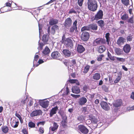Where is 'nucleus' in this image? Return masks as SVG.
I'll return each instance as SVG.
<instances>
[{"instance_id":"nucleus-1","label":"nucleus","mask_w":134,"mask_h":134,"mask_svg":"<svg viewBox=\"0 0 134 134\" xmlns=\"http://www.w3.org/2000/svg\"><path fill=\"white\" fill-rule=\"evenodd\" d=\"M61 41L68 48L71 49L73 47L72 40L68 38L65 39L64 35L62 36Z\"/></svg>"},{"instance_id":"nucleus-2","label":"nucleus","mask_w":134,"mask_h":134,"mask_svg":"<svg viewBox=\"0 0 134 134\" xmlns=\"http://www.w3.org/2000/svg\"><path fill=\"white\" fill-rule=\"evenodd\" d=\"M87 4L88 8L90 10L94 12L97 9V3L95 0H88Z\"/></svg>"},{"instance_id":"nucleus-3","label":"nucleus","mask_w":134,"mask_h":134,"mask_svg":"<svg viewBox=\"0 0 134 134\" xmlns=\"http://www.w3.org/2000/svg\"><path fill=\"white\" fill-rule=\"evenodd\" d=\"M58 127V125L57 123L55 122H54L53 126L49 128V134H53L54 133V132L57 130Z\"/></svg>"},{"instance_id":"nucleus-4","label":"nucleus","mask_w":134,"mask_h":134,"mask_svg":"<svg viewBox=\"0 0 134 134\" xmlns=\"http://www.w3.org/2000/svg\"><path fill=\"white\" fill-rule=\"evenodd\" d=\"M78 128L79 130L82 133L87 134L88 132V130L83 125L78 126Z\"/></svg>"},{"instance_id":"nucleus-5","label":"nucleus","mask_w":134,"mask_h":134,"mask_svg":"<svg viewBox=\"0 0 134 134\" xmlns=\"http://www.w3.org/2000/svg\"><path fill=\"white\" fill-rule=\"evenodd\" d=\"M103 11L101 10H100L97 12V14L95 15L94 19L97 20L102 19L103 18Z\"/></svg>"},{"instance_id":"nucleus-6","label":"nucleus","mask_w":134,"mask_h":134,"mask_svg":"<svg viewBox=\"0 0 134 134\" xmlns=\"http://www.w3.org/2000/svg\"><path fill=\"white\" fill-rule=\"evenodd\" d=\"M89 37V33L87 32H83L81 35V38L84 41L87 40Z\"/></svg>"},{"instance_id":"nucleus-7","label":"nucleus","mask_w":134,"mask_h":134,"mask_svg":"<svg viewBox=\"0 0 134 134\" xmlns=\"http://www.w3.org/2000/svg\"><path fill=\"white\" fill-rule=\"evenodd\" d=\"M60 56V53L58 51L53 52L51 54V59H59Z\"/></svg>"},{"instance_id":"nucleus-8","label":"nucleus","mask_w":134,"mask_h":134,"mask_svg":"<svg viewBox=\"0 0 134 134\" xmlns=\"http://www.w3.org/2000/svg\"><path fill=\"white\" fill-rule=\"evenodd\" d=\"M72 24V20L70 18H68L66 19L64 23V26L66 28L70 27Z\"/></svg>"},{"instance_id":"nucleus-9","label":"nucleus","mask_w":134,"mask_h":134,"mask_svg":"<svg viewBox=\"0 0 134 134\" xmlns=\"http://www.w3.org/2000/svg\"><path fill=\"white\" fill-rule=\"evenodd\" d=\"M104 40L101 38H98L95 40L94 41L93 44L94 46H96L104 43Z\"/></svg>"},{"instance_id":"nucleus-10","label":"nucleus","mask_w":134,"mask_h":134,"mask_svg":"<svg viewBox=\"0 0 134 134\" xmlns=\"http://www.w3.org/2000/svg\"><path fill=\"white\" fill-rule=\"evenodd\" d=\"M42 111L40 110H38L33 111L31 114L30 115L31 116L34 117L42 114Z\"/></svg>"},{"instance_id":"nucleus-11","label":"nucleus","mask_w":134,"mask_h":134,"mask_svg":"<svg viewBox=\"0 0 134 134\" xmlns=\"http://www.w3.org/2000/svg\"><path fill=\"white\" fill-rule=\"evenodd\" d=\"M58 110V107L57 106H56L55 107L52 108L51 110L49 115L50 117L52 116L53 115L55 114Z\"/></svg>"},{"instance_id":"nucleus-12","label":"nucleus","mask_w":134,"mask_h":134,"mask_svg":"<svg viewBox=\"0 0 134 134\" xmlns=\"http://www.w3.org/2000/svg\"><path fill=\"white\" fill-rule=\"evenodd\" d=\"M101 105L102 108L104 110H108L110 108L105 102H103Z\"/></svg>"},{"instance_id":"nucleus-13","label":"nucleus","mask_w":134,"mask_h":134,"mask_svg":"<svg viewBox=\"0 0 134 134\" xmlns=\"http://www.w3.org/2000/svg\"><path fill=\"white\" fill-rule=\"evenodd\" d=\"M126 41V39L122 37H120L118 40L117 43L119 45H121Z\"/></svg>"},{"instance_id":"nucleus-14","label":"nucleus","mask_w":134,"mask_h":134,"mask_svg":"<svg viewBox=\"0 0 134 134\" xmlns=\"http://www.w3.org/2000/svg\"><path fill=\"white\" fill-rule=\"evenodd\" d=\"M77 50L78 52L81 53L84 51L85 49L82 45L78 44L77 47Z\"/></svg>"},{"instance_id":"nucleus-15","label":"nucleus","mask_w":134,"mask_h":134,"mask_svg":"<svg viewBox=\"0 0 134 134\" xmlns=\"http://www.w3.org/2000/svg\"><path fill=\"white\" fill-rule=\"evenodd\" d=\"M77 21L75 20L73 23V26L71 27L69 31L71 32H73L75 30H76L77 29Z\"/></svg>"},{"instance_id":"nucleus-16","label":"nucleus","mask_w":134,"mask_h":134,"mask_svg":"<svg viewBox=\"0 0 134 134\" xmlns=\"http://www.w3.org/2000/svg\"><path fill=\"white\" fill-rule=\"evenodd\" d=\"M10 124L12 127L15 128L18 127L19 122L16 121L15 119H12L11 120Z\"/></svg>"},{"instance_id":"nucleus-17","label":"nucleus","mask_w":134,"mask_h":134,"mask_svg":"<svg viewBox=\"0 0 134 134\" xmlns=\"http://www.w3.org/2000/svg\"><path fill=\"white\" fill-rule=\"evenodd\" d=\"M87 99L84 97H82L80 98L78 101V103L80 105L84 104L87 102Z\"/></svg>"},{"instance_id":"nucleus-18","label":"nucleus","mask_w":134,"mask_h":134,"mask_svg":"<svg viewBox=\"0 0 134 134\" xmlns=\"http://www.w3.org/2000/svg\"><path fill=\"white\" fill-rule=\"evenodd\" d=\"M49 102L46 101H41L40 102V105L42 107L44 108H47L49 105Z\"/></svg>"},{"instance_id":"nucleus-19","label":"nucleus","mask_w":134,"mask_h":134,"mask_svg":"<svg viewBox=\"0 0 134 134\" xmlns=\"http://www.w3.org/2000/svg\"><path fill=\"white\" fill-rule=\"evenodd\" d=\"M72 90L73 93L76 94L79 93L80 92L79 88L77 86H73L72 88Z\"/></svg>"},{"instance_id":"nucleus-20","label":"nucleus","mask_w":134,"mask_h":134,"mask_svg":"<svg viewBox=\"0 0 134 134\" xmlns=\"http://www.w3.org/2000/svg\"><path fill=\"white\" fill-rule=\"evenodd\" d=\"M123 49L125 53H128L131 49L130 46L128 44H126L124 46Z\"/></svg>"},{"instance_id":"nucleus-21","label":"nucleus","mask_w":134,"mask_h":134,"mask_svg":"<svg viewBox=\"0 0 134 134\" xmlns=\"http://www.w3.org/2000/svg\"><path fill=\"white\" fill-rule=\"evenodd\" d=\"M121 99H118L114 103L113 105L115 107H118L121 105Z\"/></svg>"},{"instance_id":"nucleus-22","label":"nucleus","mask_w":134,"mask_h":134,"mask_svg":"<svg viewBox=\"0 0 134 134\" xmlns=\"http://www.w3.org/2000/svg\"><path fill=\"white\" fill-rule=\"evenodd\" d=\"M63 53L64 55L68 57H70L71 54V52L67 49L63 50Z\"/></svg>"},{"instance_id":"nucleus-23","label":"nucleus","mask_w":134,"mask_h":134,"mask_svg":"<svg viewBox=\"0 0 134 134\" xmlns=\"http://www.w3.org/2000/svg\"><path fill=\"white\" fill-rule=\"evenodd\" d=\"M50 52V49L47 46L42 51V53L43 54L46 55L48 54Z\"/></svg>"},{"instance_id":"nucleus-24","label":"nucleus","mask_w":134,"mask_h":134,"mask_svg":"<svg viewBox=\"0 0 134 134\" xmlns=\"http://www.w3.org/2000/svg\"><path fill=\"white\" fill-rule=\"evenodd\" d=\"M90 117L92 122L96 124L97 123L98 120L95 116L92 115H91L90 116Z\"/></svg>"},{"instance_id":"nucleus-25","label":"nucleus","mask_w":134,"mask_h":134,"mask_svg":"<svg viewBox=\"0 0 134 134\" xmlns=\"http://www.w3.org/2000/svg\"><path fill=\"white\" fill-rule=\"evenodd\" d=\"M100 76L99 74L96 73L93 75V78L94 80H98L100 79Z\"/></svg>"},{"instance_id":"nucleus-26","label":"nucleus","mask_w":134,"mask_h":134,"mask_svg":"<svg viewBox=\"0 0 134 134\" xmlns=\"http://www.w3.org/2000/svg\"><path fill=\"white\" fill-rule=\"evenodd\" d=\"M116 53L118 55H120L123 54V51L121 49L119 48H116L115 50Z\"/></svg>"},{"instance_id":"nucleus-27","label":"nucleus","mask_w":134,"mask_h":134,"mask_svg":"<svg viewBox=\"0 0 134 134\" xmlns=\"http://www.w3.org/2000/svg\"><path fill=\"white\" fill-rule=\"evenodd\" d=\"M49 38L48 36L47 35H44L42 37V40L44 42V43H46Z\"/></svg>"},{"instance_id":"nucleus-28","label":"nucleus","mask_w":134,"mask_h":134,"mask_svg":"<svg viewBox=\"0 0 134 134\" xmlns=\"http://www.w3.org/2000/svg\"><path fill=\"white\" fill-rule=\"evenodd\" d=\"M105 50V47L104 46H99L98 49V51L100 53L103 52Z\"/></svg>"},{"instance_id":"nucleus-29","label":"nucleus","mask_w":134,"mask_h":134,"mask_svg":"<svg viewBox=\"0 0 134 134\" xmlns=\"http://www.w3.org/2000/svg\"><path fill=\"white\" fill-rule=\"evenodd\" d=\"M2 131L4 133H6L8 132L9 129L7 126H3L2 127Z\"/></svg>"},{"instance_id":"nucleus-30","label":"nucleus","mask_w":134,"mask_h":134,"mask_svg":"<svg viewBox=\"0 0 134 134\" xmlns=\"http://www.w3.org/2000/svg\"><path fill=\"white\" fill-rule=\"evenodd\" d=\"M89 28L91 29L96 30L97 29V26L96 24H92L89 25Z\"/></svg>"},{"instance_id":"nucleus-31","label":"nucleus","mask_w":134,"mask_h":134,"mask_svg":"<svg viewBox=\"0 0 134 134\" xmlns=\"http://www.w3.org/2000/svg\"><path fill=\"white\" fill-rule=\"evenodd\" d=\"M58 23V20L57 19H52L49 21V24L51 25H52L57 24Z\"/></svg>"},{"instance_id":"nucleus-32","label":"nucleus","mask_w":134,"mask_h":134,"mask_svg":"<svg viewBox=\"0 0 134 134\" xmlns=\"http://www.w3.org/2000/svg\"><path fill=\"white\" fill-rule=\"evenodd\" d=\"M70 82L72 83H75L77 85H79L80 84L78 80H77L70 79L69 80Z\"/></svg>"},{"instance_id":"nucleus-33","label":"nucleus","mask_w":134,"mask_h":134,"mask_svg":"<svg viewBox=\"0 0 134 134\" xmlns=\"http://www.w3.org/2000/svg\"><path fill=\"white\" fill-rule=\"evenodd\" d=\"M110 34L109 33H107L105 35V38L106 39V41L107 44H109V42L110 41V38L109 37Z\"/></svg>"},{"instance_id":"nucleus-34","label":"nucleus","mask_w":134,"mask_h":134,"mask_svg":"<svg viewBox=\"0 0 134 134\" xmlns=\"http://www.w3.org/2000/svg\"><path fill=\"white\" fill-rule=\"evenodd\" d=\"M76 63L75 60L74 59L72 60H70L69 66L70 67L71 66H74L76 65Z\"/></svg>"},{"instance_id":"nucleus-35","label":"nucleus","mask_w":134,"mask_h":134,"mask_svg":"<svg viewBox=\"0 0 134 134\" xmlns=\"http://www.w3.org/2000/svg\"><path fill=\"white\" fill-rule=\"evenodd\" d=\"M39 56L38 55H36L34 57V60L33 62V66H35V64L36 63V62L38 60V58Z\"/></svg>"},{"instance_id":"nucleus-36","label":"nucleus","mask_w":134,"mask_h":134,"mask_svg":"<svg viewBox=\"0 0 134 134\" xmlns=\"http://www.w3.org/2000/svg\"><path fill=\"white\" fill-rule=\"evenodd\" d=\"M98 25L101 27L103 26L104 25V21L102 20H100L97 21Z\"/></svg>"},{"instance_id":"nucleus-37","label":"nucleus","mask_w":134,"mask_h":134,"mask_svg":"<svg viewBox=\"0 0 134 134\" xmlns=\"http://www.w3.org/2000/svg\"><path fill=\"white\" fill-rule=\"evenodd\" d=\"M133 36L131 34L129 35L128 36L127 38V41H132V39L133 38Z\"/></svg>"},{"instance_id":"nucleus-38","label":"nucleus","mask_w":134,"mask_h":134,"mask_svg":"<svg viewBox=\"0 0 134 134\" xmlns=\"http://www.w3.org/2000/svg\"><path fill=\"white\" fill-rule=\"evenodd\" d=\"M33 104V102L32 101V99L31 98L29 99L27 101V105H29V106H31Z\"/></svg>"},{"instance_id":"nucleus-39","label":"nucleus","mask_w":134,"mask_h":134,"mask_svg":"<svg viewBox=\"0 0 134 134\" xmlns=\"http://www.w3.org/2000/svg\"><path fill=\"white\" fill-rule=\"evenodd\" d=\"M122 3L125 5L127 6L129 4V0H121Z\"/></svg>"},{"instance_id":"nucleus-40","label":"nucleus","mask_w":134,"mask_h":134,"mask_svg":"<svg viewBox=\"0 0 134 134\" xmlns=\"http://www.w3.org/2000/svg\"><path fill=\"white\" fill-rule=\"evenodd\" d=\"M38 47V48L39 50H41L42 48L43 47L44 45V44L43 43H41L39 42Z\"/></svg>"},{"instance_id":"nucleus-41","label":"nucleus","mask_w":134,"mask_h":134,"mask_svg":"<svg viewBox=\"0 0 134 134\" xmlns=\"http://www.w3.org/2000/svg\"><path fill=\"white\" fill-rule=\"evenodd\" d=\"M29 127L31 128L34 127L35 126V124L31 121L29 122L28 124Z\"/></svg>"},{"instance_id":"nucleus-42","label":"nucleus","mask_w":134,"mask_h":134,"mask_svg":"<svg viewBox=\"0 0 134 134\" xmlns=\"http://www.w3.org/2000/svg\"><path fill=\"white\" fill-rule=\"evenodd\" d=\"M90 68V66L89 65H86L84 68L83 71L84 73H86L88 71Z\"/></svg>"},{"instance_id":"nucleus-43","label":"nucleus","mask_w":134,"mask_h":134,"mask_svg":"<svg viewBox=\"0 0 134 134\" xmlns=\"http://www.w3.org/2000/svg\"><path fill=\"white\" fill-rule=\"evenodd\" d=\"M121 78V76H120L118 75L116 79L114 81V82L115 83H118L120 80Z\"/></svg>"},{"instance_id":"nucleus-44","label":"nucleus","mask_w":134,"mask_h":134,"mask_svg":"<svg viewBox=\"0 0 134 134\" xmlns=\"http://www.w3.org/2000/svg\"><path fill=\"white\" fill-rule=\"evenodd\" d=\"M28 100V99L27 97L26 96L25 97V98L24 99L21 101V103L23 104H25L27 103Z\"/></svg>"},{"instance_id":"nucleus-45","label":"nucleus","mask_w":134,"mask_h":134,"mask_svg":"<svg viewBox=\"0 0 134 134\" xmlns=\"http://www.w3.org/2000/svg\"><path fill=\"white\" fill-rule=\"evenodd\" d=\"M128 18V15L126 14H125L121 16V19L124 20H125Z\"/></svg>"},{"instance_id":"nucleus-46","label":"nucleus","mask_w":134,"mask_h":134,"mask_svg":"<svg viewBox=\"0 0 134 134\" xmlns=\"http://www.w3.org/2000/svg\"><path fill=\"white\" fill-rule=\"evenodd\" d=\"M89 27H88L87 26H85L83 27L81 29V31H83L85 30H89Z\"/></svg>"},{"instance_id":"nucleus-47","label":"nucleus","mask_w":134,"mask_h":134,"mask_svg":"<svg viewBox=\"0 0 134 134\" xmlns=\"http://www.w3.org/2000/svg\"><path fill=\"white\" fill-rule=\"evenodd\" d=\"M64 91H65V92H64V93H63V95H67L68 94L69 92L68 88V87H66V90H62L61 91L62 92L63 91L64 92Z\"/></svg>"},{"instance_id":"nucleus-48","label":"nucleus","mask_w":134,"mask_h":134,"mask_svg":"<svg viewBox=\"0 0 134 134\" xmlns=\"http://www.w3.org/2000/svg\"><path fill=\"white\" fill-rule=\"evenodd\" d=\"M115 58H116V60H117L120 62H124L125 61V59L122 58H119L117 57H115Z\"/></svg>"},{"instance_id":"nucleus-49","label":"nucleus","mask_w":134,"mask_h":134,"mask_svg":"<svg viewBox=\"0 0 134 134\" xmlns=\"http://www.w3.org/2000/svg\"><path fill=\"white\" fill-rule=\"evenodd\" d=\"M69 60H65L63 62L64 64L66 66L69 65Z\"/></svg>"},{"instance_id":"nucleus-50","label":"nucleus","mask_w":134,"mask_h":134,"mask_svg":"<svg viewBox=\"0 0 134 134\" xmlns=\"http://www.w3.org/2000/svg\"><path fill=\"white\" fill-rule=\"evenodd\" d=\"M103 57V55H99L97 57V60L98 61H100L102 60V58Z\"/></svg>"},{"instance_id":"nucleus-51","label":"nucleus","mask_w":134,"mask_h":134,"mask_svg":"<svg viewBox=\"0 0 134 134\" xmlns=\"http://www.w3.org/2000/svg\"><path fill=\"white\" fill-rule=\"evenodd\" d=\"M83 1V0H78V3L79 6H82Z\"/></svg>"},{"instance_id":"nucleus-52","label":"nucleus","mask_w":134,"mask_h":134,"mask_svg":"<svg viewBox=\"0 0 134 134\" xmlns=\"http://www.w3.org/2000/svg\"><path fill=\"white\" fill-rule=\"evenodd\" d=\"M133 14H132V16L131 17L130 19L129 20L128 22L131 23H132L133 22Z\"/></svg>"},{"instance_id":"nucleus-53","label":"nucleus","mask_w":134,"mask_h":134,"mask_svg":"<svg viewBox=\"0 0 134 134\" xmlns=\"http://www.w3.org/2000/svg\"><path fill=\"white\" fill-rule=\"evenodd\" d=\"M68 68L69 72V73L73 72L72 67H71H71L70 66H68Z\"/></svg>"},{"instance_id":"nucleus-54","label":"nucleus","mask_w":134,"mask_h":134,"mask_svg":"<svg viewBox=\"0 0 134 134\" xmlns=\"http://www.w3.org/2000/svg\"><path fill=\"white\" fill-rule=\"evenodd\" d=\"M43 62H44V61H43V60H42V59H40L38 62V64L36 65L35 66H37L39 65V64H41L43 63Z\"/></svg>"},{"instance_id":"nucleus-55","label":"nucleus","mask_w":134,"mask_h":134,"mask_svg":"<svg viewBox=\"0 0 134 134\" xmlns=\"http://www.w3.org/2000/svg\"><path fill=\"white\" fill-rule=\"evenodd\" d=\"M52 28L54 29V30L55 31L56 30H58L59 29V27L58 26L55 25L52 26Z\"/></svg>"},{"instance_id":"nucleus-56","label":"nucleus","mask_w":134,"mask_h":134,"mask_svg":"<svg viewBox=\"0 0 134 134\" xmlns=\"http://www.w3.org/2000/svg\"><path fill=\"white\" fill-rule=\"evenodd\" d=\"M72 13H76V12L75 11V10L73 9H71L70 10L69 13V14H71Z\"/></svg>"},{"instance_id":"nucleus-57","label":"nucleus","mask_w":134,"mask_h":134,"mask_svg":"<svg viewBox=\"0 0 134 134\" xmlns=\"http://www.w3.org/2000/svg\"><path fill=\"white\" fill-rule=\"evenodd\" d=\"M15 114V116L17 117L20 119V120L21 122V118L20 115L19 114L17 113Z\"/></svg>"},{"instance_id":"nucleus-58","label":"nucleus","mask_w":134,"mask_h":134,"mask_svg":"<svg viewBox=\"0 0 134 134\" xmlns=\"http://www.w3.org/2000/svg\"><path fill=\"white\" fill-rule=\"evenodd\" d=\"M22 132L24 134H28V132L25 129L23 130Z\"/></svg>"},{"instance_id":"nucleus-59","label":"nucleus","mask_w":134,"mask_h":134,"mask_svg":"<svg viewBox=\"0 0 134 134\" xmlns=\"http://www.w3.org/2000/svg\"><path fill=\"white\" fill-rule=\"evenodd\" d=\"M39 131L40 133H44V129L43 128L40 127L39 128Z\"/></svg>"},{"instance_id":"nucleus-60","label":"nucleus","mask_w":134,"mask_h":134,"mask_svg":"<svg viewBox=\"0 0 134 134\" xmlns=\"http://www.w3.org/2000/svg\"><path fill=\"white\" fill-rule=\"evenodd\" d=\"M130 97L133 100H134V92H132L131 93V95Z\"/></svg>"},{"instance_id":"nucleus-61","label":"nucleus","mask_w":134,"mask_h":134,"mask_svg":"<svg viewBox=\"0 0 134 134\" xmlns=\"http://www.w3.org/2000/svg\"><path fill=\"white\" fill-rule=\"evenodd\" d=\"M127 109L128 110H133V106L131 107H129L127 108Z\"/></svg>"},{"instance_id":"nucleus-62","label":"nucleus","mask_w":134,"mask_h":134,"mask_svg":"<svg viewBox=\"0 0 134 134\" xmlns=\"http://www.w3.org/2000/svg\"><path fill=\"white\" fill-rule=\"evenodd\" d=\"M71 96L73 97H75L76 98H78L80 96L79 95H75L74 94H71Z\"/></svg>"},{"instance_id":"nucleus-63","label":"nucleus","mask_w":134,"mask_h":134,"mask_svg":"<svg viewBox=\"0 0 134 134\" xmlns=\"http://www.w3.org/2000/svg\"><path fill=\"white\" fill-rule=\"evenodd\" d=\"M44 122H40L37 123V125L38 126L40 125H43L44 124Z\"/></svg>"},{"instance_id":"nucleus-64","label":"nucleus","mask_w":134,"mask_h":134,"mask_svg":"<svg viewBox=\"0 0 134 134\" xmlns=\"http://www.w3.org/2000/svg\"><path fill=\"white\" fill-rule=\"evenodd\" d=\"M54 29L52 28V27L51 28V33L53 34H54L55 32V30Z\"/></svg>"}]
</instances>
